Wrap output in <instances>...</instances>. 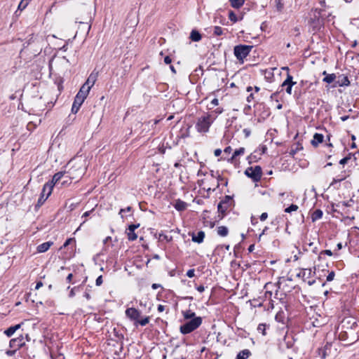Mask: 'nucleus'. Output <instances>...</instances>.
Here are the masks:
<instances>
[{"mask_svg":"<svg viewBox=\"0 0 359 359\" xmlns=\"http://www.w3.org/2000/svg\"><path fill=\"white\" fill-rule=\"evenodd\" d=\"M231 151H232V148L230 146H229L224 149V152L225 154H230L231 152Z\"/></svg>","mask_w":359,"mask_h":359,"instance_id":"56","label":"nucleus"},{"mask_svg":"<svg viewBox=\"0 0 359 359\" xmlns=\"http://www.w3.org/2000/svg\"><path fill=\"white\" fill-rule=\"evenodd\" d=\"M252 48V46L248 45H238L236 46L233 49V53L236 57L242 62L243 59L245 58L250 53Z\"/></svg>","mask_w":359,"mask_h":359,"instance_id":"6","label":"nucleus"},{"mask_svg":"<svg viewBox=\"0 0 359 359\" xmlns=\"http://www.w3.org/2000/svg\"><path fill=\"white\" fill-rule=\"evenodd\" d=\"M25 342L24 341V337L23 335H20V337L17 338H14L10 340L9 341V346L11 348H15V350H18L25 346Z\"/></svg>","mask_w":359,"mask_h":359,"instance_id":"11","label":"nucleus"},{"mask_svg":"<svg viewBox=\"0 0 359 359\" xmlns=\"http://www.w3.org/2000/svg\"><path fill=\"white\" fill-rule=\"evenodd\" d=\"M27 5H28V4L27 1H25L24 0H21V1L20 2V4L18 5V9L22 11L27 6Z\"/></svg>","mask_w":359,"mask_h":359,"instance_id":"38","label":"nucleus"},{"mask_svg":"<svg viewBox=\"0 0 359 359\" xmlns=\"http://www.w3.org/2000/svg\"><path fill=\"white\" fill-rule=\"evenodd\" d=\"M229 18L231 22H236L237 21V16L233 11L229 12Z\"/></svg>","mask_w":359,"mask_h":359,"instance_id":"37","label":"nucleus"},{"mask_svg":"<svg viewBox=\"0 0 359 359\" xmlns=\"http://www.w3.org/2000/svg\"><path fill=\"white\" fill-rule=\"evenodd\" d=\"M335 334L345 345H351L359 339V325L353 317L344 318L336 329Z\"/></svg>","mask_w":359,"mask_h":359,"instance_id":"1","label":"nucleus"},{"mask_svg":"<svg viewBox=\"0 0 359 359\" xmlns=\"http://www.w3.org/2000/svg\"><path fill=\"white\" fill-rule=\"evenodd\" d=\"M245 149L244 147H241L238 149L235 150V151L233 152L231 158L229 159V161L231 163L235 162L236 157L238 156H241V155H243L245 153Z\"/></svg>","mask_w":359,"mask_h":359,"instance_id":"21","label":"nucleus"},{"mask_svg":"<svg viewBox=\"0 0 359 359\" xmlns=\"http://www.w3.org/2000/svg\"><path fill=\"white\" fill-rule=\"evenodd\" d=\"M335 84L338 86H348L350 84V81L348 76L341 74L336 78Z\"/></svg>","mask_w":359,"mask_h":359,"instance_id":"14","label":"nucleus"},{"mask_svg":"<svg viewBox=\"0 0 359 359\" xmlns=\"http://www.w3.org/2000/svg\"><path fill=\"white\" fill-rule=\"evenodd\" d=\"M182 314L184 320H191V319H194V318L198 317L196 316L195 312L192 311L190 309L182 311Z\"/></svg>","mask_w":359,"mask_h":359,"instance_id":"20","label":"nucleus"},{"mask_svg":"<svg viewBox=\"0 0 359 359\" xmlns=\"http://www.w3.org/2000/svg\"><path fill=\"white\" fill-rule=\"evenodd\" d=\"M231 202L232 198L229 196H226L219 203L217 210L218 212L222 214L221 218H222L225 215V212L229 208Z\"/></svg>","mask_w":359,"mask_h":359,"instance_id":"9","label":"nucleus"},{"mask_svg":"<svg viewBox=\"0 0 359 359\" xmlns=\"http://www.w3.org/2000/svg\"><path fill=\"white\" fill-rule=\"evenodd\" d=\"M258 331L261 332L263 335H266L265 332V325L259 324L257 327Z\"/></svg>","mask_w":359,"mask_h":359,"instance_id":"42","label":"nucleus"},{"mask_svg":"<svg viewBox=\"0 0 359 359\" xmlns=\"http://www.w3.org/2000/svg\"><path fill=\"white\" fill-rule=\"evenodd\" d=\"M268 217V214L266 212H263L261 215H260V220L261 221H264L266 219V218Z\"/></svg>","mask_w":359,"mask_h":359,"instance_id":"53","label":"nucleus"},{"mask_svg":"<svg viewBox=\"0 0 359 359\" xmlns=\"http://www.w3.org/2000/svg\"><path fill=\"white\" fill-rule=\"evenodd\" d=\"M65 172H58L57 173H55L53 177V179L51 181H48V182H52L51 184V186H52V189H53V187L54 185L58 182L60 181V180L64 176Z\"/></svg>","mask_w":359,"mask_h":359,"instance_id":"23","label":"nucleus"},{"mask_svg":"<svg viewBox=\"0 0 359 359\" xmlns=\"http://www.w3.org/2000/svg\"><path fill=\"white\" fill-rule=\"evenodd\" d=\"M203 322L201 317L194 318V319L189 320L184 324L182 325L180 327V331L183 334H189L197 328H198Z\"/></svg>","mask_w":359,"mask_h":359,"instance_id":"3","label":"nucleus"},{"mask_svg":"<svg viewBox=\"0 0 359 359\" xmlns=\"http://www.w3.org/2000/svg\"><path fill=\"white\" fill-rule=\"evenodd\" d=\"M296 84L295 81H293V77L290 74H287V77L285 80L282 83L281 87H286L285 92L288 95L292 94V89L293 86Z\"/></svg>","mask_w":359,"mask_h":359,"instance_id":"10","label":"nucleus"},{"mask_svg":"<svg viewBox=\"0 0 359 359\" xmlns=\"http://www.w3.org/2000/svg\"><path fill=\"white\" fill-rule=\"evenodd\" d=\"M22 323H20V324H17L14 326H11L10 327H8V329H6V330H4V333L8 337H11L12 335H13V334L20 328L21 327V325Z\"/></svg>","mask_w":359,"mask_h":359,"instance_id":"15","label":"nucleus"},{"mask_svg":"<svg viewBox=\"0 0 359 359\" xmlns=\"http://www.w3.org/2000/svg\"><path fill=\"white\" fill-rule=\"evenodd\" d=\"M90 90V89L82 86L76 96L80 97L81 99L85 100L89 94Z\"/></svg>","mask_w":359,"mask_h":359,"instance_id":"19","label":"nucleus"},{"mask_svg":"<svg viewBox=\"0 0 359 359\" xmlns=\"http://www.w3.org/2000/svg\"><path fill=\"white\" fill-rule=\"evenodd\" d=\"M83 102H84V100L83 99H81L80 97L76 96L73 104L81 107L82 105V104L83 103Z\"/></svg>","mask_w":359,"mask_h":359,"instance_id":"35","label":"nucleus"},{"mask_svg":"<svg viewBox=\"0 0 359 359\" xmlns=\"http://www.w3.org/2000/svg\"><path fill=\"white\" fill-rule=\"evenodd\" d=\"M213 30V35L216 36H221L224 34V29L219 26H215L212 27Z\"/></svg>","mask_w":359,"mask_h":359,"instance_id":"30","label":"nucleus"},{"mask_svg":"<svg viewBox=\"0 0 359 359\" xmlns=\"http://www.w3.org/2000/svg\"><path fill=\"white\" fill-rule=\"evenodd\" d=\"M196 288L199 292H203L205 290V287L203 285L197 286Z\"/></svg>","mask_w":359,"mask_h":359,"instance_id":"58","label":"nucleus"},{"mask_svg":"<svg viewBox=\"0 0 359 359\" xmlns=\"http://www.w3.org/2000/svg\"><path fill=\"white\" fill-rule=\"evenodd\" d=\"M324 136L320 133H315L313 135V138L311 140V144L313 147H317L320 143L323 142Z\"/></svg>","mask_w":359,"mask_h":359,"instance_id":"16","label":"nucleus"},{"mask_svg":"<svg viewBox=\"0 0 359 359\" xmlns=\"http://www.w3.org/2000/svg\"><path fill=\"white\" fill-rule=\"evenodd\" d=\"M172 62L171 58L169 56H166L164 57V62L167 65L170 64Z\"/></svg>","mask_w":359,"mask_h":359,"instance_id":"54","label":"nucleus"},{"mask_svg":"<svg viewBox=\"0 0 359 359\" xmlns=\"http://www.w3.org/2000/svg\"><path fill=\"white\" fill-rule=\"evenodd\" d=\"M334 276H335V273L333 271L330 272L329 274L327 276V278H326L327 281L330 282V281L333 280L334 278Z\"/></svg>","mask_w":359,"mask_h":359,"instance_id":"41","label":"nucleus"},{"mask_svg":"<svg viewBox=\"0 0 359 359\" xmlns=\"http://www.w3.org/2000/svg\"><path fill=\"white\" fill-rule=\"evenodd\" d=\"M210 104L212 105L211 108L219 104V100L217 98H214L211 102Z\"/></svg>","mask_w":359,"mask_h":359,"instance_id":"52","label":"nucleus"},{"mask_svg":"<svg viewBox=\"0 0 359 359\" xmlns=\"http://www.w3.org/2000/svg\"><path fill=\"white\" fill-rule=\"evenodd\" d=\"M16 351L17 350L15 348H13V350H8L6 351V354L8 356H13L15 353Z\"/></svg>","mask_w":359,"mask_h":359,"instance_id":"51","label":"nucleus"},{"mask_svg":"<svg viewBox=\"0 0 359 359\" xmlns=\"http://www.w3.org/2000/svg\"><path fill=\"white\" fill-rule=\"evenodd\" d=\"M214 121V118L210 115L208 114L198 118V121L196 124V128L199 133H207L212 123Z\"/></svg>","mask_w":359,"mask_h":359,"instance_id":"5","label":"nucleus"},{"mask_svg":"<svg viewBox=\"0 0 359 359\" xmlns=\"http://www.w3.org/2000/svg\"><path fill=\"white\" fill-rule=\"evenodd\" d=\"M157 310H158V311H159V312H163V311L165 310V306H163V305H161V304H159V305L158 306Z\"/></svg>","mask_w":359,"mask_h":359,"instance_id":"59","label":"nucleus"},{"mask_svg":"<svg viewBox=\"0 0 359 359\" xmlns=\"http://www.w3.org/2000/svg\"><path fill=\"white\" fill-rule=\"evenodd\" d=\"M149 322V317L146 316L144 318L140 320L138 319L136 323H135V325L137 326V325H140L141 326H145L147 324H148Z\"/></svg>","mask_w":359,"mask_h":359,"instance_id":"32","label":"nucleus"},{"mask_svg":"<svg viewBox=\"0 0 359 359\" xmlns=\"http://www.w3.org/2000/svg\"><path fill=\"white\" fill-rule=\"evenodd\" d=\"M221 154H222V150L220 149H217L214 151V154L217 157L219 156Z\"/></svg>","mask_w":359,"mask_h":359,"instance_id":"55","label":"nucleus"},{"mask_svg":"<svg viewBox=\"0 0 359 359\" xmlns=\"http://www.w3.org/2000/svg\"><path fill=\"white\" fill-rule=\"evenodd\" d=\"M190 39L195 42H198L201 39V34L196 30L194 29L190 34Z\"/></svg>","mask_w":359,"mask_h":359,"instance_id":"24","label":"nucleus"},{"mask_svg":"<svg viewBox=\"0 0 359 359\" xmlns=\"http://www.w3.org/2000/svg\"><path fill=\"white\" fill-rule=\"evenodd\" d=\"M53 244V242L51 241H48V242H45L42 244H40L39 245H38L37 247V252H46L49 248Z\"/></svg>","mask_w":359,"mask_h":359,"instance_id":"18","label":"nucleus"},{"mask_svg":"<svg viewBox=\"0 0 359 359\" xmlns=\"http://www.w3.org/2000/svg\"><path fill=\"white\" fill-rule=\"evenodd\" d=\"M298 206L297 205H294V204H292L291 205H290L288 208H285V212H288V213H290L292 212H294V211H296L298 210Z\"/></svg>","mask_w":359,"mask_h":359,"instance_id":"34","label":"nucleus"},{"mask_svg":"<svg viewBox=\"0 0 359 359\" xmlns=\"http://www.w3.org/2000/svg\"><path fill=\"white\" fill-rule=\"evenodd\" d=\"M127 233V235H128V238L129 241H135L137 239V234L135 233V231H130L129 230H127L126 231Z\"/></svg>","mask_w":359,"mask_h":359,"instance_id":"33","label":"nucleus"},{"mask_svg":"<svg viewBox=\"0 0 359 359\" xmlns=\"http://www.w3.org/2000/svg\"><path fill=\"white\" fill-rule=\"evenodd\" d=\"M324 11H325L321 8H316L315 10L313 18L310 20V24L314 31L320 30V28L323 27V21L325 17V14L323 13Z\"/></svg>","mask_w":359,"mask_h":359,"instance_id":"4","label":"nucleus"},{"mask_svg":"<svg viewBox=\"0 0 359 359\" xmlns=\"http://www.w3.org/2000/svg\"><path fill=\"white\" fill-rule=\"evenodd\" d=\"M250 355V351L248 349H244L238 353L236 359H247Z\"/></svg>","mask_w":359,"mask_h":359,"instance_id":"25","label":"nucleus"},{"mask_svg":"<svg viewBox=\"0 0 359 359\" xmlns=\"http://www.w3.org/2000/svg\"><path fill=\"white\" fill-rule=\"evenodd\" d=\"M161 287V285L160 284H157V283H154L152 284L151 285V288L154 289V290H156L158 287Z\"/></svg>","mask_w":359,"mask_h":359,"instance_id":"64","label":"nucleus"},{"mask_svg":"<svg viewBox=\"0 0 359 359\" xmlns=\"http://www.w3.org/2000/svg\"><path fill=\"white\" fill-rule=\"evenodd\" d=\"M245 2V0H230L231 6L235 8H241Z\"/></svg>","mask_w":359,"mask_h":359,"instance_id":"28","label":"nucleus"},{"mask_svg":"<svg viewBox=\"0 0 359 359\" xmlns=\"http://www.w3.org/2000/svg\"><path fill=\"white\" fill-rule=\"evenodd\" d=\"M97 78V73L92 72L87 79L86 81L83 84V86L90 90L91 88L94 86Z\"/></svg>","mask_w":359,"mask_h":359,"instance_id":"13","label":"nucleus"},{"mask_svg":"<svg viewBox=\"0 0 359 359\" xmlns=\"http://www.w3.org/2000/svg\"><path fill=\"white\" fill-rule=\"evenodd\" d=\"M139 226V224H130L127 230H129L130 231H135L136 229H137Z\"/></svg>","mask_w":359,"mask_h":359,"instance_id":"47","label":"nucleus"},{"mask_svg":"<svg viewBox=\"0 0 359 359\" xmlns=\"http://www.w3.org/2000/svg\"><path fill=\"white\" fill-rule=\"evenodd\" d=\"M262 173V168L259 165L249 167L245 171V174L256 182L261 180Z\"/></svg>","mask_w":359,"mask_h":359,"instance_id":"8","label":"nucleus"},{"mask_svg":"<svg viewBox=\"0 0 359 359\" xmlns=\"http://www.w3.org/2000/svg\"><path fill=\"white\" fill-rule=\"evenodd\" d=\"M140 311L136 309L135 308H128L126 310V316L131 320L135 321V323L140 318Z\"/></svg>","mask_w":359,"mask_h":359,"instance_id":"12","label":"nucleus"},{"mask_svg":"<svg viewBox=\"0 0 359 359\" xmlns=\"http://www.w3.org/2000/svg\"><path fill=\"white\" fill-rule=\"evenodd\" d=\"M43 286V283L41 281H39L36 283L35 289L39 290L41 287Z\"/></svg>","mask_w":359,"mask_h":359,"instance_id":"63","label":"nucleus"},{"mask_svg":"<svg viewBox=\"0 0 359 359\" xmlns=\"http://www.w3.org/2000/svg\"><path fill=\"white\" fill-rule=\"evenodd\" d=\"M81 107L78 106V105H76L74 104H72V112L73 114H76L79 109H80Z\"/></svg>","mask_w":359,"mask_h":359,"instance_id":"45","label":"nucleus"},{"mask_svg":"<svg viewBox=\"0 0 359 359\" xmlns=\"http://www.w3.org/2000/svg\"><path fill=\"white\" fill-rule=\"evenodd\" d=\"M222 111H223V109H222V108H217V109H216L214 111V112H215V114H222Z\"/></svg>","mask_w":359,"mask_h":359,"instance_id":"62","label":"nucleus"},{"mask_svg":"<svg viewBox=\"0 0 359 359\" xmlns=\"http://www.w3.org/2000/svg\"><path fill=\"white\" fill-rule=\"evenodd\" d=\"M327 255L328 256L332 255V252L330 250H325L320 252V255Z\"/></svg>","mask_w":359,"mask_h":359,"instance_id":"50","label":"nucleus"},{"mask_svg":"<svg viewBox=\"0 0 359 359\" xmlns=\"http://www.w3.org/2000/svg\"><path fill=\"white\" fill-rule=\"evenodd\" d=\"M174 207L178 211H183L187 208V204L184 201L179 199L175 202Z\"/></svg>","mask_w":359,"mask_h":359,"instance_id":"22","label":"nucleus"},{"mask_svg":"<svg viewBox=\"0 0 359 359\" xmlns=\"http://www.w3.org/2000/svg\"><path fill=\"white\" fill-rule=\"evenodd\" d=\"M187 276L189 278H193L195 276V270L194 269L188 270L187 272Z\"/></svg>","mask_w":359,"mask_h":359,"instance_id":"44","label":"nucleus"},{"mask_svg":"<svg viewBox=\"0 0 359 359\" xmlns=\"http://www.w3.org/2000/svg\"><path fill=\"white\" fill-rule=\"evenodd\" d=\"M130 210H131V207H130V206L127 207L126 208L121 209L119 211V215H121V217L122 218H123V213L125 212H130Z\"/></svg>","mask_w":359,"mask_h":359,"instance_id":"43","label":"nucleus"},{"mask_svg":"<svg viewBox=\"0 0 359 359\" xmlns=\"http://www.w3.org/2000/svg\"><path fill=\"white\" fill-rule=\"evenodd\" d=\"M102 276H100L97 278L95 284L97 286H100L102 285Z\"/></svg>","mask_w":359,"mask_h":359,"instance_id":"48","label":"nucleus"},{"mask_svg":"<svg viewBox=\"0 0 359 359\" xmlns=\"http://www.w3.org/2000/svg\"><path fill=\"white\" fill-rule=\"evenodd\" d=\"M72 278H73V275L72 273H69L67 276V278H66V280L68 282V283H70L72 280Z\"/></svg>","mask_w":359,"mask_h":359,"instance_id":"60","label":"nucleus"},{"mask_svg":"<svg viewBox=\"0 0 359 359\" xmlns=\"http://www.w3.org/2000/svg\"><path fill=\"white\" fill-rule=\"evenodd\" d=\"M67 165L70 166L67 172L69 178L77 180L84 175L86 171L85 161L82 159H72Z\"/></svg>","mask_w":359,"mask_h":359,"instance_id":"2","label":"nucleus"},{"mask_svg":"<svg viewBox=\"0 0 359 359\" xmlns=\"http://www.w3.org/2000/svg\"><path fill=\"white\" fill-rule=\"evenodd\" d=\"M52 182H46L43 187L40 197L37 201L36 207H41L51 194L53 189Z\"/></svg>","mask_w":359,"mask_h":359,"instance_id":"7","label":"nucleus"},{"mask_svg":"<svg viewBox=\"0 0 359 359\" xmlns=\"http://www.w3.org/2000/svg\"><path fill=\"white\" fill-rule=\"evenodd\" d=\"M283 8V4L281 2V0L276 1V9L278 11L280 12Z\"/></svg>","mask_w":359,"mask_h":359,"instance_id":"40","label":"nucleus"},{"mask_svg":"<svg viewBox=\"0 0 359 359\" xmlns=\"http://www.w3.org/2000/svg\"><path fill=\"white\" fill-rule=\"evenodd\" d=\"M330 346H331V344H327L325 346L324 348L319 349L318 354L322 359H325L326 358V356L327 355V351L328 350V348H330Z\"/></svg>","mask_w":359,"mask_h":359,"instance_id":"27","label":"nucleus"},{"mask_svg":"<svg viewBox=\"0 0 359 359\" xmlns=\"http://www.w3.org/2000/svg\"><path fill=\"white\" fill-rule=\"evenodd\" d=\"M205 238V233L203 231H198L196 234L193 233L192 235V241L201 243L203 241Z\"/></svg>","mask_w":359,"mask_h":359,"instance_id":"17","label":"nucleus"},{"mask_svg":"<svg viewBox=\"0 0 359 359\" xmlns=\"http://www.w3.org/2000/svg\"><path fill=\"white\" fill-rule=\"evenodd\" d=\"M322 217H323L322 210H320L319 209L316 210L312 215V220L316 221V220L320 219Z\"/></svg>","mask_w":359,"mask_h":359,"instance_id":"31","label":"nucleus"},{"mask_svg":"<svg viewBox=\"0 0 359 359\" xmlns=\"http://www.w3.org/2000/svg\"><path fill=\"white\" fill-rule=\"evenodd\" d=\"M243 133H244L245 137H248L251 134V131L248 128H244L243 130Z\"/></svg>","mask_w":359,"mask_h":359,"instance_id":"49","label":"nucleus"},{"mask_svg":"<svg viewBox=\"0 0 359 359\" xmlns=\"http://www.w3.org/2000/svg\"><path fill=\"white\" fill-rule=\"evenodd\" d=\"M348 162V158L344 157V158H343L342 159H341V160H340L339 163H340L341 165H345V164H346Z\"/></svg>","mask_w":359,"mask_h":359,"instance_id":"57","label":"nucleus"},{"mask_svg":"<svg viewBox=\"0 0 359 359\" xmlns=\"http://www.w3.org/2000/svg\"><path fill=\"white\" fill-rule=\"evenodd\" d=\"M229 229L225 226H220L217 227V234L220 236L224 237L228 235Z\"/></svg>","mask_w":359,"mask_h":359,"instance_id":"26","label":"nucleus"},{"mask_svg":"<svg viewBox=\"0 0 359 359\" xmlns=\"http://www.w3.org/2000/svg\"><path fill=\"white\" fill-rule=\"evenodd\" d=\"M345 179H346V176H343V177H341V178H339V179L334 178L332 182L331 183V185H332V184H335L337 182H341V181L344 180Z\"/></svg>","mask_w":359,"mask_h":359,"instance_id":"46","label":"nucleus"},{"mask_svg":"<svg viewBox=\"0 0 359 359\" xmlns=\"http://www.w3.org/2000/svg\"><path fill=\"white\" fill-rule=\"evenodd\" d=\"M75 290H76V287H74L71 290L70 292H69V297H73L74 295H75Z\"/></svg>","mask_w":359,"mask_h":359,"instance_id":"61","label":"nucleus"},{"mask_svg":"<svg viewBox=\"0 0 359 359\" xmlns=\"http://www.w3.org/2000/svg\"><path fill=\"white\" fill-rule=\"evenodd\" d=\"M72 243H75V239L73 238H68L63 244L62 248H66L67 246Z\"/></svg>","mask_w":359,"mask_h":359,"instance_id":"39","label":"nucleus"},{"mask_svg":"<svg viewBox=\"0 0 359 359\" xmlns=\"http://www.w3.org/2000/svg\"><path fill=\"white\" fill-rule=\"evenodd\" d=\"M353 204V201L352 199H350L347 201H342L340 203V205L341 207H350Z\"/></svg>","mask_w":359,"mask_h":359,"instance_id":"36","label":"nucleus"},{"mask_svg":"<svg viewBox=\"0 0 359 359\" xmlns=\"http://www.w3.org/2000/svg\"><path fill=\"white\" fill-rule=\"evenodd\" d=\"M336 78L337 76L334 74H326V76L323 79V81L327 83H331L333 81H336Z\"/></svg>","mask_w":359,"mask_h":359,"instance_id":"29","label":"nucleus"}]
</instances>
